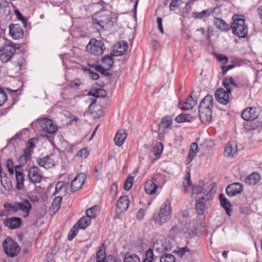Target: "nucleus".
<instances>
[{"label":"nucleus","mask_w":262,"mask_h":262,"mask_svg":"<svg viewBox=\"0 0 262 262\" xmlns=\"http://www.w3.org/2000/svg\"><path fill=\"white\" fill-rule=\"evenodd\" d=\"M92 25L98 31H104L113 26V13L103 10L92 15Z\"/></svg>","instance_id":"nucleus-1"},{"label":"nucleus","mask_w":262,"mask_h":262,"mask_svg":"<svg viewBox=\"0 0 262 262\" xmlns=\"http://www.w3.org/2000/svg\"><path fill=\"white\" fill-rule=\"evenodd\" d=\"M213 98L212 95H207L201 101L199 108V118L202 122L209 124L212 120Z\"/></svg>","instance_id":"nucleus-2"},{"label":"nucleus","mask_w":262,"mask_h":262,"mask_svg":"<svg viewBox=\"0 0 262 262\" xmlns=\"http://www.w3.org/2000/svg\"><path fill=\"white\" fill-rule=\"evenodd\" d=\"M233 22L230 26L232 33L239 38H245L248 33V26L245 24V20L243 16L237 14H234L232 17Z\"/></svg>","instance_id":"nucleus-3"},{"label":"nucleus","mask_w":262,"mask_h":262,"mask_svg":"<svg viewBox=\"0 0 262 262\" xmlns=\"http://www.w3.org/2000/svg\"><path fill=\"white\" fill-rule=\"evenodd\" d=\"M172 209L169 201H166L161 206L158 212H155L152 219L155 223L162 225L167 223L171 219Z\"/></svg>","instance_id":"nucleus-4"},{"label":"nucleus","mask_w":262,"mask_h":262,"mask_svg":"<svg viewBox=\"0 0 262 262\" xmlns=\"http://www.w3.org/2000/svg\"><path fill=\"white\" fill-rule=\"evenodd\" d=\"M3 247L5 253L11 257L16 256L21 250L18 244L10 237H7L3 242Z\"/></svg>","instance_id":"nucleus-5"},{"label":"nucleus","mask_w":262,"mask_h":262,"mask_svg":"<svg viewBox=\"0 0 262 262\" xmlns=\"http://www.w3.org/2000/svg\"><path fill=\"white\" fill-rule=\"evenodd\" d=\"M87 51L96 56L103 54L105 50V47L103 41L92 38L86 46Z\"/></svg>","instance_id":"nucleus-6"},{"label":"nucleus","mask_w":262,"mask_h":262,"mask_svg":"<svg viewBox=\"0 0 262 262\" xmlns=\"http://www.w3.org/2000/svg\"><path fill=\"white\" fill-rule=\"evenodd\" d=\"M16 47L11 42L5 45L0 49V60L5 63L9 61L16 52Z\"/></svg>","instance_id":"nucleus-7"},{"label":"nucleus","mask_w":262,"mask_h":262,"mask_svg":"<svg viewBox=\"0 0 262 262\" xmlns=\"http://www.w3.org/2000/svg\"><path fill=\"white\" fill-rule=\"evenodd\" d=\"M58 156L51 154L42 158H38L37 162L40 167L48 169L54 167L58 162Z\"/></svg>","instance_id":"nucleus-8"},{"label":"nucleus","mask_w":262,"mask_h":262,"mask_svg":"<svg viewBox=\"0 0 262 262\" xmlns=\"http://www.w3.org/2000/svg\"><path fill=\"white\" fill-rule=\"evenodd\" d=\"M41 129L48 134H53L58 130V127L52 120L47 118L40 120L39 122Z\"/></svg>","instance_id":"nucleus-9"},{"label":"nucleus","mask_w":262,"mask_h":262,"mask_svg":"<svg viewBox=\"0 0 262 262\" xmlns=\"http://www.w3.org/2000/svg\"><path fill=\"white\" fill-rule=\"evenodd\" d=\"M172 122L173 118L171 116H166L162 119L158 125V134L159 136H164L165 134L172 128Z\"/></svg>","instance_id":"nucleus-10"},{"label":"nucleus","mask_w":262,"mask_h":262,"mask_svg":"<svg viewBox=\"0 0 262 262\" xmlns=\"http://www.w3.org/2000/svg\"><path fill=\"white\" fill-rule=\"evenodd\" d=\"M28 177L33 183H39L41 182L42 175L37 166H33L30 168L28 171Z\"/></svg>","instance_id":"nucleus-11"},{"label":"nucleus","mask_w":262,"mask_h":262,"mask_svg":"<svg viewBox=\"0 0 262 262\" xmlns=\"http://www.w3.org/2000/svg\"><path fill=\"white\" fill-rule=\"evenodd\" d=\"M86 180V174L81 173L77 174L71 183V188L73 192H76L81 188Z\"/></svg>","instance_id":"nucleus-12"},{"label":"nucleus","mask_w":262,"mask_h":262,"mask_svg":"<svg viewBox=\"0 0 262 262\" xmlns=\"http://www.w3.org/2000/svg\"><path fill=\"white\" fill-rule=\"evenodd\" d=\"M259 110L256 107H249L242 113V118L246 121L254 120L259 116Z\"/></svg>","instance_id":"nucleus-13"},{"label":"nucleus","mask_w":262,"mask_h":262,"mask_svg":"<svg viewBox=\"0 0 262 262\" xmlns=\"http://www.w3.org/2000/svg\"><path fill=\"white\" fill-rule=\"evenodd\" d=\"M129 204V200L127 195L121 196L116 203V213L118 214L124 212L127 209Z\"/></svg>","instance_id":"nucleus-14"},{"label":"nucleus","mask_w":262,"mask_h":262,"mask_svg":"<svg viewBox=\"0 0 262 262\" xmlns=\"http://www.w3.org/2000/svg\"><path fill=\"white\" fill-rule=\"evenodd\" d=\"M243 190V185L237 182H234L229 185L226 189V194L230 197L234 196L240 193Z\"/></svg>","instance_id":"nucleus-15"},{"label":"nucleus","mask_w":262,"mask_h":262,"mask_svg":"<svg viewBox=\"0 0 262 262\" xmlns=\"http://www.w3.org/2000/svg\"><path fill=\"white\" fill-rule=\"evenodd\" d=\"M227 91H225L223 88H219L215 93V97L216 100L221 104L226 105L229 100V94Z\"/></svg>","instance_id":"nucleus-16"},{"label":"nucleus","mask_w":262,"mask_h":262,"mask_svg":"<svg viewBox=\"0 0 262 262\" xmlns=\"http://www.w3.org/2000/svg\"><path fill=\"white\" fill-rule=\"evenodd\" d=\"M4 225L10 229L18 228L22 224V220L18 217H7L4 220Z\"/></svg>","instance_id":"nucleus-17"},{"label":"nucleus","mask_w":262,"mask_h":262,"mask_svg":"<svg viewBox=\"0 0 262 262\" xmlns=\"http://www.w3.org/2000/svg\"><path fill=\"white\" fill-rule=\"evenodd\" d=\"M19 210L21 211L22 215L24 217H27L30 214L32 208V205L27 199H23L20 202H18Z\"/></svg>","instance_id":"nucleus-18"},{"label":"nucleus","mask_w":262,"mask_h":262,"mask_svg":"<svg viewBox=\"0 0 262 262\" xmlns=\"http://www.w3.org/2000/svg\"><path fill=\"white\" fill-rule=\"evenodd\" d=\"M237 145L235 143H228L225 148L224 155L226 157L234 158L238 154Z\"/></svg>","instance_id":"nucleus-19"},{"label":"nucleus","mask_w":262,"mask_h":262,"mask_svg":"<svg viewBox=\"0 0 262 262\" xmlns=\"http://www.w3.org/2000/svg\"><path fill=\"white\" fill-rule=\"evenodd\" d=\"M9 34L15 39L23 37L24 32L21 27L18 24H12L9 27Z\"/></svg>","instance_id":"nucleus-20"},{"label":"nucleus","mask_w":262,"mask_h":262,"mask_svg":"<svg viewBox=\"0 0 262 262\" xmlns=\"http://www.w3.org/2000/svg\"><path fill=\"white\" fill-rule=\"evenodd\" d=\"M208 201V199L206 197H201L199 199L196 200L195 208L198 214H204L206 208V202Z\"/></svg>","instance_id":"nucleus-21"},{"label":"nucleus","mask_w":262,"mask_h":262,"mask_svg":"<svg viewBox=\"0 0 262 262\" xmlns=\"http://www.w3.org/2000/svg\"><path fill=\"white\" fill-rule=\"evenodd\" d=\"M196 103V100L193 99L192 96H189L184 102H180L178 106L181 110H188L192 109Z\"/></svg>","instance_id":"nucleus-22"},{"label":"nucleus","mask_w":262,"mask_h":262,"mask_svg":"<svg viewBox=\"0 0 262 262\" xmlns=\"http://www.w3.org/2000/svg\"><path fill=\"white\" fill-rule=\"evenodd\" d=\"M128 48L127 43L124 41H121L118 42V45L116 49H114L112 52V55L115 56H120L123 55L127 51Z\"/></svg>","instance_id":"nucleus-23"},{"label":"nucleus","mask_w":262,"mask_h":262,"mask_svg":"<svg viewBox=\"0 0 262 262\" xmlns=\"http://www.w3.org/2000/svg\"><path fill=\"white\" fill-rule=\"evenodd\" d=\"M127 137L124 130H119L114 137V142L116 145L120 147L123 145Z\"/></svg>","instance_id":"nucleus-24"},{"label":"nucleus","mask_w":262,"mask_h":262,"mask_svg":"<svg viewBox=\"0 0 262 262\" xmlns=\"http://www.w3.org/2000/svg\"><path fill=\"white\" fill-rule=\"evenodd\" d=\"M11 14V9L9 4L6 1L0 3V17L6 18Z\"/></svg>","instance_id":"nucleus-25"},{"label":"nucleus","mask_w":262,"mask_h":262,"mask_svg":"<svg viewBox=\"0 0 262 262\" xmlns=\"http://www.w3.org/2000/svg\"><path fill=\"white\" fill-rule=\"evenodd\" d=\"M213 24L217 29L222 31L226 32L230 29V25L221 18H215L213 20Z\"/></svg>","instance_id":"nucleus-26"},{"label":"nucleus","mask_w":262,"mask_h":262,"mask_svg":"<svg viewBox=\"0 0 262 262\" xmlns=\"http://www.w3.org/2000/svg\"><path fill=\"white\" fill-rule=\"evenodd\" d=\"M219 198L222 207L225 210L227 214L230 215V213L232 212V209L231 204L230 202L227 199L223 193H221L220 194Z\"/></svg>","instance_id":"nucleus-27"},{"label":"nucleus","mask_w":262,"mask_h":262,"mask_svg":"<svg viewBox=\"0 0 262 262\" xmlns=\"http://www.w3.org/2000/svg\"><path fill=\"white\" fill-rule=\"evenodd\" d=\"M223 85L228 93L231 92L233 87H238L233 78L231 76H227L224 78Z\"/></svg>","instance_id":"nucleus-28"},{"label":"nucleus","mask_w":262,"mask_h":262,"mask_svg":"<svg viewBox=\"0 0 262 262\" xmlns=\"http://www.w3.org/2000/svg\"><path fill=\"white\" fill-rule=\"evenodd\" d=\"M259 180V175L257 173H252L245 179L244 182L248 185H254L256 184Z\"/></svg>","instance_id":"nucleus-29"},{"label":"nucleus","mask_w":262,"mask_h":262,"mask_svg":"<svg viewBox=\"0 0 262 262\" xmlns=\"http://www.w3.org/2000/svg\"><path fill=\"white\" fill-rule=\"evenodd\" d=\"M157 188V185L152 180L146 181L144 185L145 191L149 194H154Z\"/></svg>","instance_id":"nucleus-30"},{"label":"nucleus","mask_w":262,"mask_h":262,"mask_svg":"<svg viewBox=\"0 0 262 262\" xmlns=\"http://www.w3.org/2000/svg\"><path fill=\"white\" fill-rule=\"evenodd\" d=\"M15 177L16 179V188L18 190H21L24 187V175L23 172L19 170H16Z\"/></svg>","instance_id":"nucleus-31"},{"label":"nucleus","mask_w":262,"mask_h":262,"mask_svg":"<svg viewBox=\"0 0 262 262\" xmlns=\"http://www.w3.org/2000/svg\"><path fill=\"white\" fill-rule=\"evenodd\" d=\"M114 55H112V52L110 55H106L103 57L101 59L102 63L106 67V70H110L114 64V61L113 57Z\"/></svg>","instance_id":"nucleus-32"},{"label":"nucleus","mask_w":262,"mask_h":262,"mask_svg":"<svg viewBox=\"0 0 262 262\" xmlns=\"http://www.w3.org/2000/svg\"><path fill=\"white\" fill-rule=\"evenodd\" d=\"M91 223V220L89 217L85 216L79 219L78 222L75 224L79 229H85Z\"/></svg>","instance_id":"nucleus-33"},{"label":"nucleus","mask_w":262,"mask_h":262,"mask_svg":"<svg viewBox=\"0 0 262 262\" xmlns=\"http://www.w3.org/2000/svg\"><path fill=\"white\" fill-rule=\"evenodd\" d=\"M193 119V118L190 114H181L175 118V121L178 123H183L185 122H190Z\"/></svg>","instance_id":"nucleus-34"},{"label":"nucleus","mask_w":262,"mask_h":262,"mask_svg":"<svg viewBox=\"0 0 262 262\" xmlns=\"http://www.w3.org/2000/svg\"><path fill=\"white\" fill-rule=\"evenodd\" d=\"M198 145L196 142L192 143L190 146V150L189 151L188 159L189 161H191L196 156L198 152Z\"/></svg>","instance_id":"nucleus-35"},{"label":"nucleus","mask_w":262,"mask_h":262,"mask_svg":"<svg viewBox=\"0 0 262 262\" xmlns=\"http://www.w3.org/2000/svg\"><path fill=\"white\" fill-rule=\"evenodd\" d=\"M163 150V145L158 142L156 143L152 148V152L156 157V159L159 158L161 155Z\"/></svg>","instance_id":"nucleus-36"},{"label":"nucleus","mask_w":262,"mask_h":262,"mask_svg":"<svg viewBox=\"0 0 262 262\" xmlns=\"http://www.w3.org/2000/svg\"><path fill=\"white\" fill-rule=\"evenodd\" d=\"M174 252L180 258H183L184 256L190 254L191 250L187 247H184L179 248Z\"/></svg>","instance_id":"nucleus-37"},{"label":"nucleus","mask_w":262,"mask_h":262,"mask_svg":"<svg viewBox=\"0 0 262 262\" xmlns=\"http://www.w3.org/2000/svg\"><path fill=\"white\" fill-rule=\"evenodd\" d=\"M123 262H140V259L136 254L126 253L124 255Z\"/></svg>","instance_id":"nucleus-38"},{"label":"nucleus","mask_w":262,"mask_h":262,"mask_svg":"<svg viewBox=\"0 0 262 262\" xmlns=\"http://www.w3.org/2000/svg\"><path fill=\"white\" fill-rule=\"evenodd\" d=\"M97 262H106V253L104 249H100L96 253Z\"/></svg>","instance_id":"nucleus-39"},{"label":"nucleus","mask_w":262,"mask_h":262,"mask_svg":"<svg viewBox=\"0 0 262 262\" xmlns=\"http://www.w3.org/2000/svg\"><path fill=\"white\" fill-rule=\"evenodd\" d=\"M156 257L154 254V251L151 249H149L145 253V258L143 260V262H155Z\"/></svg>","instance_id":"nucleus-40"},{"label":"nucleus","mask_w":262,"mask_h":262,"mask_svg":"<svg viewBox=\"0 0 262 262\" xmlns=\"http://www.w3.org/2000/svg\"><path fill=\"white\" fill-rule=\"evenodd\" d=\"M181 231V229L178 226H172L169 232V237L172 239H174L178 236Z\"/></svg>","instance_id":"nucleus-41"},{"label":"nucleus","mask_w":262,"mask_h":262,"mask_svg":"<svg viewBox=\"0 0 262 262\" xmlns=\"http://www.w3.org/2000/svg\"><path fill=\"white\" fill-rule=\"evenodd\" d=\"M97 206H95L92 207L86 210V216L89 217L91 220V219H94L96 217L97 215Z\"/></svg>","instance_id":"nucleus-42"},{"label":"nucleus","mask_w":262,"mask_h":262,"mask_svg":"<svg viewBox=\"0 0 262 262\" xmlns=\"http://www.w3.org/2000/svg\"><path fill=\"white\" fill-rule=\"evenodd\" d=\"M62 201L61 196L55 197L52 203V208L55 211H57L60 207V205Z\"/></svg>","instance_id":"nucleus-43"},{"label":"nucleus","mask_w":262,"mask_h":262,"mask_svg":"<svg viewBox=\"0 0 262 262\" xmlns=\"http://www.w3.org/2000/svg\"><path fill=\"white\" fill-rule=\"evenodd\" d=\"M134 180V178L132 176H128L127 178L123 185V188L125 190L128 191L130 189L133 184Z\"/></svg>","instance_id":"nucleus-44"},{"label":"nucleus","mask_w":262,"mask_h":262,"mask_svg":"<svg viewBox=\"0 0 262 262\" xmlns=\"http://www.w3.org/2000/svg\"><path fill=\"white\" fill-rule=\"evenodd\" d=\"M183 184L185 192H187L188 191V188L192 185V183L190 180V174L189 172L186 175V178Z\"/></svg>","instance_id":"nucleus-45"},{"label":"nucleus","mask_w":262,"mask_h":262,"mask_svg":"<svg viewBox=\"0 0 262 262\" xmlns=\"http://www.w3.org/2000/svg\"><path fill=\"white\" fill-rule=\"evenodd\" d=\"M31 158V154L26 151H24L23 154L19 157L18 161L21 165H25L27 162L28 159Z\"/></svg>","instance_id":"nucleus-46"},{"label":"nucleus","mask_w":262,"mask_h":262,"mask_svg":"<svg viewBox=\"0 0 262 262\" xmlns=\"http://www.w3.org/2000/svg\"><path fill=\"white\" fill-rule=\"evenodd\" d=\"M160 260V262H175V257L171 254H165L161 257Z\"/></svg>","instance_id":"nucleus-47"},{"label":"nucleus","mask_w":262,"mask_h":262,"mask_svg":"<svg viewBox=\"0 0 262 262\" xmlns=\"http://www.w3.org/2000/svg\"><path fill=\"white\" fill-rule=\"evenodd\" d=\"M14 14L16 15L17 18L22 22L24 26L25 27H26L28 22L27 19L26 17H24L22 14L17 9H16L14 11Z\"/></svg>","instance_id":"nucleus-48"},{"label":"nucleus","mask_w":262,"mask_h":262,"mask_svg":"<svg viewBox=\"0 0 262 262\" xmlns=\"http://www.w3.org/2000/svg\"><path fill=\"white\" fill-rule=\"evenodd\" d=\"M79 228L75 225L72 228L69 233L68 238L69 241H72L77 235L78 232Z\"/></svg>","instance_id":"nucleus-49"},{"label":"nucleus","mask_w":262,"mask_h":262,"mask_svg":"<svg viewBox=\"0 0 262 262\" xmlns=\"http://www.w3.org/2000/svg\"><path fill=\"white\" fill-rule=\"evenodd\" d=\"M34 140V139L33 138L29 140L27 144V149H25L24 151L31 154V152L35 147Z\"/></svg>","instance_id":"nucleus-50"},{"label":"nucleus","mask_w":262,"mask_h":262,"mask_svg":"<svg viewBox=\"0 0 262 262\" xmlns=\"http://www.w3.org/2000/svg\"><path fill=\"white\" fill-rule=\"evenodd\" d=\"M84 73L89 75V77L93 80H97L99 78V75L98 73L92 71L89 69H85L84 70Z\"/></svg>","instance_id":"nucleus-51"},{"label":"nucleus","mask_w":262,"mask_h":262,"mask_svg":"<svg viewBox=\"0 0 262 262\" xmlns=\"http://www.w3.org/2000/svg\"><path fill=\"white\" fill-rule=\"evenodd\" d=\"M94 67H95V70L96 71L100 72L102 75H105V76H109L110 75V73L106 71L108 70H106V67H105V68H104L101 65L94 66Z\"/></svg>","instance_id":"nucleus-52"},{"label":"nucleus","mask_w":262,"mask_h":262,"mask_svg":"<svg viewBox=\"0 0 262 262\" xmlns=\"http://www.w3.org/2000/svg\"><path fill=\"white\" fill-rule=\"evenodd\" d=\"M7 100V95L3 88H0V106Z\"/></svg>","instance_id":"nucleus-53"},{"label":"nucleus","mask_w":262,"mask_h":262,"mask_svg":"<svg viewBox=\"0 0 262 262\" xmlns=\"http://www.w3.org/2000/svg\"><path fill=\"white\" fill-rule=\"evenodd\" d=\"M203 190L202 186L193 185L192 186V193L195 194H198L202 192Z\"/></svg>","instance_id":"nucleus-54"},{"label":"nucleus","mask_w":262,"mask_h":262,"mask_svg":"<svg viewBox=\"0 0 262 262\" xmlns=\"http://www.w3.org/2000/svg\"><path fill=\"white\" fill-rule=\"evenodd\" d=\"M89 155V151L86 148H83L79 150L77 154V157L86 158Z\"/></svg>","instance_id":"nucleus-55"},{"label":"nucleus","mask_w":262,"mask_h":262,"mask_svg":"<svg viewBox=\"0 0 262 262\" xmlns=\"http://www.w3.org/2000/svg\"><path fill=\"white\" fill-rule=\"evenodd\" d=\"M65 183L63 181L58 182L55 186V192L53 193L55 195L56 193H58L62 188L64 186Z\"/></svg>","instance_id":"nucleus-56"},{"label":"nucleus","mask_w":262,"mask_h":262,"mask_svg":"<svg viewBox=\"0 0 262 262\" xmlns=\"http://www.w3.org/2000/svg\"><path fill=\"white\" fill-rule=\"evenodd\" d=\"M196 31L201 32L202 35H203V37L205 38V39H209L210 38V35L209 32H206L204 28H201L200 29H198Z\"/></svg>","instance_id":"nucleus-57"},{"label":"nucleus","mask_w":262,"mask_h":262,"mask_svg":"<svg viewBox=\"0 0 262 262\" xmlns=\"http://www.w3.org/2000/svg\"><path fill=\"white\" fill-rule=\"evenodd\" d=\"M180 0H171L169 4V9L171 11H173L174 8L179 6L178 2Z\"/></svg>","instance_id":"nucleus-58"},{"label":"nucleus","mask_w":262,"mask_h":262,"mask_svg":"<svg viewBox=\"0 0 262 262\" xmlns=\"http://www.w3.org/2000/svg\"><path fill=\"white\" fill-rule=\"evenodd\" d=\"M158 28L162 34L164 33V29L162 26V19L160 17H158L157 19Z\"/></svg>","instance_id":"nucleus-59"},{"label":"nucleus","mask_w":262,"mask_h":262,"mask_svg":"<svg viewBox=\"0 0 262 262\" xmlns=\"http://www.w3.org/2000/svg\"><path fill=\"white\" fill-rule=\"evenodd\" d=\"M144 214H145V210L141 208L138 211V212L137 213V215H136L137 218L140 220H142L143 218Z\"/></svg>","instance_id":"nucleus-60"},{"label":"nucleus","mask_w":262,"mask_h":262,"mask_svg":"<svg viewBox=\"0 0 262 262\" xmlns=\"http://www.w3.org/2000/svg\"><path fill=\"white\" fill-rule=\"evenodd\" d=\"M216 59L219 61H224L227 63L228 61V57L222 54H217L216 56Z\"/></svg>","instance_id":"nucleus-61"},{"label":"nucleus","mask_w":262,"mask_h":262,"mask_svg":"<svg viewBox=\"0 0 262 262\" xmlns=\"http://www.w3.org/2000/svg\"><path fill=\"white\" fill-rule=\"evenodd\" d=\"M80 84H81L80 81L78 80H76L75 81H73L71 82L70 83V86L71 88H76V87L80 85Z\"/></svg>","instance_id":"nucleus-62"},{"label":"nucleus","mask_w":262,"mask_h":262,"mask_svg":"<svg viewBox=\"0 0 262 262\" xmlns=\"http://www.w3.org/2000/svg\"><path fill=\"white\" fill-rule=\"evenodd\" d=\"M10 209H9L8 211H10ZM11 210H12L14 212H16L19 211V208L18 207V202L15 203L14 204L12 205Z\"/></svg>","instance_id":"nucleus-63"},{"label":"nucleus","mask_w":262,"mask_h":262,"mask_svg":"<svg viewBox=\"0 0 262 262\" xmlns=\"http://www.w3.org/2000/svg\"><path fill=\"white\" fill-rule=\"evenodd\" d=\"M257 13L259 18L262 20V5L257 7Z\"/></svg>","instance_id":"nucleus-64"}]
</instances>
